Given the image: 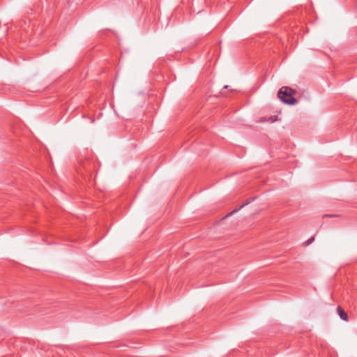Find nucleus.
Wrapping results in <instances>:
<instances>
[{
    "label": "nucleus",
    "instance_id": "nucleus-2",
    "mask_svg": "<svg viewBox=\"0 0 357 357\" xmlns=\"http://www.w3.org/2000/svg\"><path fill=\"white\" fill-rule=\"evenodd\" d=\"M337 312L340 316V319H342L343 321H347L349 320L347 313L340 306H338L337 307Z\"/></svg>",
    "mask_w": 357,
    "mask_h": 357
},
{
    "label": "nucleus",
    "instance_id": "nucleus-4",
    "mask_svg": "<svg viewBox=\"0 0 357 357\" xmlns=\"http://www.w3.org/2000/svg\"><path fill=\"white\" fill-rule=\"evenodd\" d=\"M246 204H248V203H245V204H242V205H241L238 208H236V209H234V210L231 213V214H232V213H234L237 212L238 210H240L241 208H243V207L244 206H245Z\"/></svg>",
    "mask_w": 357,
    "mask_h": 357
},
{
    "label": "nucleus",
    "instance_id": "nucleus-6",
    "mask_svg": "<svg viewBox=\"0 0 357 357\" xmlns=\"http://www.w3.org/2000/svg\"><path fill=\"white\" fill-rule=\"evenodd\" d=\"M227 88H228V86H224V89H227Z\"/></svg>",
    "mask_w": 357,
    "mask_h": 357
},
{
    "label": "nucleus",
    "instance_id": "nucleus-5",
    "mask_svg": "<svg viewBox=\"0 0 357 357\" xmlns=\"http://www.w3.org/2000/svg\"><path fill=\"white\" fill-rule=\"evenodd\" d=\"M276 119H277V116H271V117L269 118V119H268V121H270V122H271V123H272V122H274L275 121H276Z\"/></svg>",
    "mask_w": 357,
    "mask_h": 357
},
{
    "label": "nucleus",
    "instance_id": "nucleus-1",
    "mask_svg": "<svg viewBox=\"0 0 357 357\" xmlns=\"http://www.w3.org/2000/svg\"><path fill=\"white\" fill-rule=\"evenodd\" d=\"M296 91L289 86H282L278 92V98L287 105H294L296 99L294 97Z\"/></svg>",
    "mask_w": 357,
    "mask_h": 357
},
{
    "label": "nucleus",
    "instance_id": "nucleus-3",
    "mask_svg": "<svg viewBox=\"0 0 357 357\" xmlns=\"http://www.w3.org/2000/svg\"><path fill=\"white\" fill-rule=\"evenodd\" d=\"M314 241V237L312 236L310 238H309L307 241L303 243V245L305 246H307L310 244H311Z\"/></svg>",
    "mask_w": 357,
    "mask_h": 357
}]
</instances>
